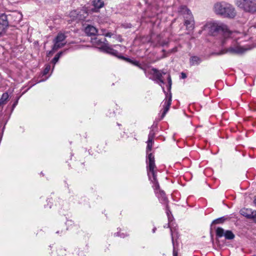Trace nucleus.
<instances>
[{
    "mask_svg": "<svg viewBox=\"0 0 256 256\" xmlns=\"http://www.w3.org/2000/svg\"><path fill=\"white\" fill-rule=\"evenodd\" d=\"M214 11L218 15L225 18H233L236 15L234 6L225 2H218L214 4Z\"/></svg>",
    "mask_w": 256,
    "mask_h": 256,
    "instance_id": "obj_3",
    "label": "nucleus"
},
{
    "mask_svg": "<svg viewBox=\"0 0 256 256\" xmlns=\"http://www.w3.org/2000/svg\"><path fill=\"white\" fill-rule=\"evenodd\" d=\"M107 42V40L106 38H104L102 40L98 39V38H95V43L98 46H100V48L102 49V46L103 44H108V43H106Z\"/></svg>",
    "mask_w": 256,
    "mask_h": 256,
    "instance_id": "obj_19",
    "label": "nucleus"
},
{
    "mask_svg": "<svg viewBox=\"0 0 256 256\" xmlns=\"http://www.w3.org/2000/svg\"><path fill=\"white\" fill-rule=\"evenodd\" d=\"M66 38V36L62 32L58 33L54 40V44L52 46L53 50H56L58 48L63 47L66 44V42H64Z\"/></svg>",
    "mask_w": 256,
    "mask_h": 256,
    "instance_id": "obj_7",
    "label": "nucleus"
},
{
    "mask_svg": "<svg viewBox=\"0 0 256 256\" xmlns=\"http://www.w3.org/2000/svg\"><path fill=\"white\" fill-rule=\"evenodd\" d=\"M104 35L107 37H111L112 36V34L111 32H107Z\"/></svg>",
    "mask_w": 256,
    "mask_h": 256,
    "instance_id": "obj_30",
    "label": "nucleus"
},
{
    "mask_svg": "<svg viewBox=\"0 0 256 256\" xmlns=\"http://www.w3.org/2000/svg\"><path fill=\"white\" fill-rule=\"evenodd\" d=\"M88 16V14L86 10H78L77 20H84Z\"/></svg>",
    "mask_w": 256,
    "mask_h": 256,
    "instance_id": "obj_14",
    "label": "nucleus"
},
{
    "mask_svg": "<svg viewBox=\"0 0 256 256\" xmlns=\"http://www.w3.org/2000/svg\"><path fill=\"white\" fill-rule=\"evenodd\" d=\"M158 84L162 88L165 94L166 95V98L164 100V111L162 114V118L167 112H168L170 107L171 105L172 102V94L170 92V94H168V92H166L164 88L162 86V84H164V80L162 79V78H160V80H158L156 81Z\"/></svg>",
    "mask_w": 256,
    "mask_h": 256,
    "instance_id": "obj_5",
    "label": "nucleus"
},
{
    "mask_svg": "<svg viewBox=\"0 0 256 256\" xmlns=\"http://www.w3.org/2000/svg\"><path fill=\"white\" fill-rule=\"evenodd\" d=\"M168 84H172V80H171L170 75H168Z\"/></svg>",
    "mask_w": 256,
    "mask_h": 256,
    "instance_id": "obj_31",
    "label": "nucleus"
},
{
    "mask_svg": "<svg viewBox=\"0 0 256 256\" xmlns=\"http://www.w3.org/2000/svg\"><path fill=\"white\" fill-rule=\"evenodd\" d=\"M102 50L104 52L108 54H109L112 56L120 58V56H118V50H114L112 48L108 46V44H103L102 46Z\"/></svg>",
    "mask_w": 256,
    "mask_h": 256,
    "instance_id": "obj_12",
    "label": "nucleus"
},
{
    "mask_svg": "<svg viewBox=\"0 0 256 256\" xmlns=\"http://www.w3.org/2000/svg\"><path fill=\"white\" fill-rule=\"evenodd\" d=\"M18 102V100H17L16 102H15L14 103V104H13V105H12V107H13V108L15 107V106H16Z\"/></svg>",
    "mask_w": 256,
    "mask_h": 256,
    "instance_id": "obj_33",
    "label": "nucleus"
},
{
    "mask_svg": "<svg viewBox=\"0 0 256 256\" xmlns=\"http://www.w3.org/2000/svg\"><path fill=\"white\" fill-rule=\"evenodd\" d=\"M84 32L88 36H94L98 33L97 29L91 25L87 26L85 28Z\"/></svg>",
    "mask_w": 256,
    "mask_h": 256,
    "instance_id": "obj_13",
    "label": "nucleus"
},
{
    "mask_svg": "<svg viewBox=\"0 0 256 256\" xmlns=\"http://www.w3.org/2000/svg\"><path fill=\"white\" fill-rule=\"evenodd\" d=\"M126 60L128 61H129V62H131L133 64H134V65H135L136 66H138V67H139L140 68H142L141 67L140 64H139L138 62V61H132L129 58H126Z\"/></svg>",
    "mask_w": 256,
    "mask_h": 256,
    "instance_id": "obj_26",
    "label": "nucleus"
},
{
    "mask_svg": "<svg viewBox=\"0 0 256 256\" xmlns=\"http://www.w3.org/2000/svg\"><path fill=\"white\" fill-rule=\"evenodd\" d=\"M50 69V64L46 65V68H45L44 72H43V74L44 75L47 74L48 73Z\"/></svg>",
    "mask_w": 256,
    "mask_h": 256,
    "instance_id": "obj_25",
    "label": "nucleus"
},
{
    "mask_svg": "<svg viewBox=\"0 0 256 256\" xmlns=\"http://www.w3.org/2000/svg\"><path fill=\"white\" fill-rule=\"evenodd\" d=\"M120 58H122V59H125V58H124V56H122L120 57Z\"/></svg>",
    "mask_w": 256,
    "mask_h": 256,
    "instance_id": "obj_39",
    "label": "nucleus"
},
{
    "mask_svg": "<svg viewBox=\"0 0 256 256\" xmlns=\"http://www.w3.org/2000/svg\"><path fill=\"white\" fill-rule=\"evenodd\" d=\"M144 72H145L146 74V70H144Z\"/></svg>",
    "mask_w": 256,
    "mask_h": 256,
    "instance_id": "obj_41",
    "label": "nucleus"
},
{
    "mask_svg": "<svg viewBox=\"0 0 256 256\" xmlns=\"http://www.w3.org/2000/svg\"><path fill=\"white\" fill-rule=\"evenodd\" d=\"M148 74L153 76L154 78H152V80L157 81L162 78V75L166 74V72L163 70H159L153 68L148 72Z\"/></svg>",
    "mask_w": 256,
    "mask_h": 256,
    "instance_id": "obj_11",
    "label": "nucleus"
},
{
    "mask_svg": "<svg viewBox=\"0 0 256 256\" xmlns=\"http://www.w3.org/2000/svg\"><path fill=\"white\" fill-rule=\"evenodd\" d=\"M166 214H167V216H168V221L170 222V214H171V212L169 210L168 206L167 204H166Z\"/></svg>",
    "mask_w": 256,
    "mask_h": 256,
    "instance_id": "obj_27",
    "label": "nucleus"
},
{
    "mask_svg": "<svg viewBox=\"0 0 256 256\" xmlns=\"http://www.w3.org/2000/svg\"><path fill=\"white\" fill-rule=\"evenodd\" d=\"M147 173L149 180L153 184L152 188L160 202L162 204H167L168 200L166 196V194L164 191L160 189V185L156 178L157 168L154 164V156L152 154L148 156Z\"/></svg>",
    "mask_w": 256,
    "mask_h": 256,
    "instance_id": "obj_2",
    "label": "nucleus"
},
{
    "mask_svg": "<svg viewBox=\"0 0 256 256\" xmlns=\"http://www.w3.org/2000/svg\"><path fill=\"white\" fill-rule=\"evenodd\" d=\"M114 236H119V234H118V233H115V234H114Z\"/></svg>",
    "mask_w": 256,
    "mask_h": 256,
    "instance_id": "obj_38",
    "label": "nucleus"
},
{
    "mask_svg": "<svg viewBox=\"0 0 256 256\" xmlns=\"http://www.w3.org/2000/svg\"><path fill=\"white\" fill-rule=\"evenodd\" d=\"M153 142H154L153 140H148V141H147V147H146V153H147V154H148V156H147V158H146V164H148V156H149V154H152V156H154L153 155V154L152 153H149V152H150L151 150H152ZM147 166H146V167Z\"/></svg>",
    "mask_w": 256,
    "mask_h": 256,
    "instance_id": "obj_16",
    "label": "nucleus"
},
{
    "mask_svg": "<svg viewBox=\"0 0 256 256\" xmlns=\"http://www.w3.org/2000/svg\"><path fill=\"white\" fill-rule=\"evenodd\" d=\"M240 214L248 219L252 220L256 222V211L251 208H243L240 210Z\"/></svg>",
    "mask_w": 256,
    "mask_h": 256,
    "instance_id": "obj_9",
    "label": "nucleus"
},
{
    "mask_svg": "<svg viewBox=\"0 0 256 256\" xmlns=\"http://www.w3.org/2000/svg\"><path fill=\"white\" fill-rule=\"evenodd\" d=\"M155 136V133L154 131L152 130L150 132V133L148 136V140H153L154 137Z\"/></svg>",
    "mask_w": 256,
    "mask_h": 256,
    "instance_id": "obj_24",
    "label": "nucleus"
},
{
    "mask_svg": "<svg viewBox=\"0 0 256 256\" xmlns=\"http://www.w3.org/2000/svg\"><path fill=\"white\" fill-rule=\"evenodd\" d=\"M78 10H74L70 12V16L72 20H77Z\"/></svg>",
    "mask_w": 256,
    "mask_h": 256,
    "instance_id": "obj_21",
    "label": "nucleus"
},
{
    "mask_svg": "<svg viewBox=\"0 0 256 256\" xmlns=\"http://www.w3.org/2000/svg\"><path fill=\"white\" fill-rule=\"evenodd\" d=\"M228 219L227 216H224L214 220L211 224V226L212 224H223L226 220Z\"/></svg>",
    "mask_w": 256,
    "mask_h": 256,
    "instance_id": "obj_17",
    "label": "nucleus"
},
{
    "mask_svg": "<svg viewBox=\"0 0 256 256\" xmlns=\"http://www.w3.org/2000/svg\"><path fill=\"white\" fill-rule=\"evenodd\" d=\"M181 78L182 79L186 78V74L184 72H182L181 73Z\"/></svg>",
    "mask_w": 256,
    "mask_h": 256,
    "instance_id": "obj_29",
    "label": "nucleus"
},
{
    "mask_svg": "<svg viewBox=\"0 0 256 256\" xmlns=\"http://www.w3.org/2000/svg\"><path fill=\"white\" fill-rule=\"evenodd\" d=\"M54 51V50H53V49H52V50L50 51V52H48V55H50V54H52Z\"/></svg>",
    "mask_w": 256,
    "mask_h": 256,
    "instance_id": "obj_34",
    "label": "nucleus"
},
{
    "mask_svg": "<svg viewBox=\"0 0 256 256\" xmlns=\"http://www.w3.org/2000/svg\"><path fill=\"white\" fill-rule=\"evenodd\" d=\"M168 227H170L169 224H166V226H164V228H168Z\"/></svg>",
    "mask_w": 256,
    "mask_h": 256,
    "instance_id": "obj_35",
    "label": "nucleus"
},
{
    "mask_svg": "<svg viewBox=\"0 0 256 256\" xmlns=\"http://www.w3.org/2000/svg\"><path fill=\"white\" fill-rule=\"evenodd\" d=\"M8 98V94L7 92L4 93L0 98V106L5 104Z\"/></svg>",
    "mask_w": 256,
    "mask_h": 256,
    "instance_id": "obj_20",
    "label": "nucleus"
},
{
    "mask_svg": "<svg viewBox=\"0 0 256 256\" xmlns=\"http://www.w3.org/2000/svg\"><path fill=\"white\" fill-rule=\"evenodd\" d=\"M254 202L255 206H256V198L254 199Z\"/></svg>",
    "mask_w": 256,
    "mask_h": 256,
    "instance_id": "obj_36",
    "label": "nucleus"
},
{
    "mask_svg": "<svg viewBox=\"0 0 256 256\" xmlns=\"http://www.w3.org/2000/svg\"><path fill=\"white\" fill-rule=\"evenodd\" d=\"M156 228H153V230H152V232H155V231H156Z\"/></svg>",
    "mask_w": 256,
    "mask_h": 256,
    "instance_id": "obj_37",
    "label": "nucleus"
},
{
    "mask_svg": "<svg viewBox=\"0 0 256 256\" xmlns=\"http://www.w3.org/2000/svg\"><path fill=\"white\" fill-rule=\"evenodd\" d=\"M114 46L116 48H122L123 49H124L125 48V47L124 46H122L121 45H120V44H115Z\"/></svg>",
    "mask_w": 256,
    "mask_h": 256,
    "instance_id": "obj_28",
    "label": "nucleus"
},
{
    "mask_svg": "<svg viewBox=\"0 0 256 256\" xmlns=\"http://www.w3.org/2000/svg\"><path fill=\"white\" fill-rule=\"evenodd\" d=\"M172 84H168V91H170V89H171Z\"/></svg>",
    "mask_w": 256,
    "mask_h": 256,
    "instance_id": "obj_32",
    "label": "nucleus"
},
{
    "mask_svg": "<svg viewBox=\"0 0 256 256\" xmlns=\"http://www.w3.org/2000/svg\"><path fill=\"white\" fill-rule=\"evenodd\" d=\"M62 52H59L55 56L54 58L52 60V62L55 64L58 61V60L60 56L62 54Z\"/></svg>",
    "mask_w": 256,
    "mask_h": 256,
    "instance_id": "obj_22",
    "label": "nucleus"
},
{
    "mask_svg": "<svg viewBox=\"0 0 256 256\" xmlns=\"http://www.w3.org/2000/svg\"><path fill=\"white\" fill-rule=\"evenodd\" d=\"M20 19H21V18H22V14H20Z\"/></svg>",
    "mask_w": 256,
    "mask_h": 256,
    "instance_id": "obj_40",
    "label": "nucleus"
},
{
    "mask_svg": "<svg viewBox=\"0 0 256 256\" xmlns=\"http://www.w3.org/2000/svg\"><path fill=\"white\" fill-rule=\"evenodd\" d=\"M236 5L246 12H256V0H236Z\"/></svg>",
    "mask_w": 256,
    "mask_h": 256,
    "instance_id": "obj_4",
    "label": "nucleus"
},
{
    "mask_svg": "<svg viewBox=\"0 0 256 256\" xmlns=\"http://www.w3.org/2000/svg\"><path fill=\"white\" fill-rule=\"evenodd\" d=\"M92 5L95 8L98 10L104 6V3L102 0H96L92 2Z\"/></svg>",
    "mask_w": 256,
    "mask_h": 256,
    "instance_id": "obj_18",
    "label": "nucleus"
},
{
    "mask_svg": "<svg viewBox=\"0 0 256 256\" xmlns=\"http://www.w3.org/2000/svg\"><path fill=\"white\" fill-rule=\"evenodd\" d=\"M208 29L212 35L216 33L222 34L221 44L222 46H229L227 48L222 50L218 54L229 53L232 54H242L248 50L250 47H246L240 45L238 40L244 36V34L237 31H230L228 26L222 22H210L203 26V30Z\"/></svg>",
    "mask_w": 256,
    "mask_h": 256,
    "instance_id": "obj_1",
    "label": "nucleus"
},
{
    "mask_svg": "<svg viewBox=\"0 0 256 256\" xmlns=\"http://www.w3.org/2000/svg\"><path fill=\"white\" fill-rule=\"evenodd\" d=\"M170 232H171L172 240V242L173 246H174L173 256H178V252L175 250L173 234H172V229H170Z\"/></svg>",
    "mask_w": 256,
    "mask_h": 256,
    "instance_id": "obj_23",
    "label": "nucleus"
},
{
    "mask_svg": "<svg viewBox=\"0 0 256 256\" xmlns=\"http://www.w3.org/2000/svg\"><path fill=\"white\" fill-rule=\"evenodd\" d=\"M8 26L7 16L4 14L0 15V36L5 32Z\"/></svg>",
    "mask_w": 256,
    "mask_h": 256,
    "instance_id": "obj_10",
    "label": "nucleus"
},
{
    "mask_svg": "<svg viewBox=\"0 0 256 256\" xmlns=\"http://www.w3.org/2000/svg\"><path fill=\"white\" fill-rule=\"evenodd\" d=\"M184 18V25L187 30H191L194 28V21L192 12L186 7L182 8Z\"/></svg>",
    "mask_w": 256,
    "mask_h": 256,
    "instance_id": "obj_6",
    "label": "nucleus"
},
{
    "mask_svg": "<svg viewBox=\"0 0 256 256\" xmlns=\"http://www.w3.org/2000/svg\"><path fill=\"white\" fill-rule=\"evenodd\" d=\"M202 62V59L197 56H192L190 58V66L199 64Z\"/></svg>",
    "mask_w": 256,
    "mask_h": 256,
    "instance_id": "obj_15",
    "label": "nucleus"
},
{
    "mask_svg": "<svg viewBox=\"0 0 256 256\" xmlns=\"http://www.w3.org/2000/svg\"><path fill=\"white\" fill-rule=\"evenodd\" d=\"M216 236L218 238L224 236L226 239L232 240L234 238V234L230 230H228L225 232L222 228H218L216 230Z\"/></svg>",
    "mask_w": 256,
    "mask_h": 256,
    "instance_id": "obj_8",
    "label": "nucleus"
}]
</instances>
